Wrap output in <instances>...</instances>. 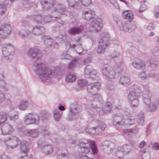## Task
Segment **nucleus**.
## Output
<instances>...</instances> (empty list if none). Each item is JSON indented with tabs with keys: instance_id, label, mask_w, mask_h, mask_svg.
Returning a JSON list of instances; mask_svg holds the SVG:
<instances>
[{
	"instance_id": "f257e3e1",
	"label": "nucleus",
	"mask_w": 159,
	"mask_h": 159,
	"mask_svg": "<svg viewBox=\"0 0 159 159\" xmlns=\"http://www.w3.org/2000/svg\"><path fill=\"white\" fill-rule=\"evenodd\" d=\"M92 98L93 99L91 101V107L87 109L88 115L90 117L89 121L92 122L89 124V126L85 129L86 132L91 135L102 132L106 127L103 122L99 120L98 116L96 114L95 111L99 115H102L109 113L112 108L114 107L116 109L119 110L120 111H121V107L118 104L119 102L118 99L115 100L112 104L107 102L103 107V100L101 95L100 94L94 95Z\"/></svg>"
},
{
	"instance_id": "f03ea898",
	"label": "nucleus",
	"mask_w": 159,
	"mask_h": 159,
	"mask_svg": "<svg viewBox=\"0 0 159 159\" xmlns=\"http://www.w3.org/2000/svg\"><path fill=\"white\" fill-rule=\"evenodd\" d=\"M115 54L110 56V57L114 59L116 62L114 66V70L110 65L104 64L102 67V72L103 75L107 80L111 81L116 77V74L121 73L123 70V57L122 55L116 51L114 52Z\"/></svg>"
},
{
	"instance_id": "7ed1b4c3",
	"label": "nucleus",
	"mask_w": 159,
	"mask_h": 159,
	"mask_svg": "<svg viewBox=\"0 0 159 159\" xmlns=\"http://www.w3.org/2000/svg\"><path fill=\"white\" fill-rule=\"evenodd\" d=\"M33 69L42 82H45L47 80L51 79L55 74L54 70L46 67L45 64L42 62L34 64Z\"/></svg>"
},
{
	"instance_id": "20e7f679",
	"label": "nucleus",
	"mask_w": 159,
	"mask_h": 159,
	"mask_svg": "<svg viewBox=\"0 0 159 159\" xmlns=\"http://www.w3.org/2000/svg\"><path fill=\"white\" fill-rule=\"evenodd\" d=\"M112 120L113 125L118 128V130H120V128L122 127H129L130 125L134 124V118L133 116L129 117L125 113L124 115H120L118 114L113 115Z\"/></svg>"
},
{
	"instance_id": "39448f33",
	"label": "nucleus",
	"mask_w": 159,
	"mask_h": 159,
	"mask_svg": "<svg viewBox=\"0 0 159 159\" xmlns=\"http://www.w3.org/2000/svg\"><path fill=\"white\" fill-rule=\"evenodd\" d=\"M131 89L134 90L129 91L128 98L131 106L133 107H136L139 105V98L142 93H141V87L137 85L134 84L132 86Z\"/></svg>"
},
{
	"instance_id": "423d86ee",
	"label": "nucleus",
	"mask_w": 159,
	"mask_h": 159,
	"mask_svg": "<svg viewBox=\"0 0 159 159\" xmlns=\"http://www.w3.org/2000/svg\"><path fill=\"white\" fill-rule=\"evenodd\" d=\"M145 91H143V99L144 103L146 105V109L149 112H154L157 109V105L155 102L152 101L150 99L151 94L148 90L149 87L147 84L143 86Z\"/></svg>"
},
{
	"instance_id": "0eeeda50",
	"label": "nucleus",
	"mask_w": 159,
	"mask_h": 159,
	"mask_svg": "<svg viewBox=\"0 0 159 159\" xmlns=\"http://www.w3.org/2000/svg\"><path fill=\"white\" fill-rule=\"evenodd\" d=\"M40 117L36 112H32L26 113L23 119L25 124L26 125H38L39 122Z\"/></svg>"
},
{
	"instance_id": "6e6552de",
	"label": "nucleus",
	"mask_w": 159,
	"mask_h": 159,
	"mask_svg": "<svg viewBox=\"0 0 159 159\" xmlns=\"http://www.w3.org/2000/svg\"><path fill=\"white\" fill-rule=\"evenodd\" d=\"M7 149H14L18 145L20 140L16 137L12 136L4 138L2 140Z\"/></svg>"
},
{
	"instance_id": "1a4fd4ad",
	"label": "nucleus",
	"mask_w": 159,
	"mask_h": 159,
	"mask_svg": "<svg viewBox=\"0 0 159 159\" xmlns=\"http://www.w3.org/2000/svg\"><path fill=\"white\" fill-rule=\"evenodd\" d=\"M81 106L76 102L71 104L69 108V116L68 119L70 120H75L79 116V113L81 111Z\"/></svg>"
},
{
	"instance_id": "9d476101",
	"label": "nucleus",
	"mask_w": 159,
	"mask_h": 159,
	"mask_svg": "<svg viewBox=\"0 0 159 159\" xmlns=\"http://www.w3.org/2000/svg\"><path fill=\"white\" fill-rule=\"evenodd\" d=\"M91 140L85 139L80 140L78 143V152L79 154H87L90 151Z\"/></svg>"
},
{
	"instance_id": "9b49d317",
	"label": "nucleus",
	"mask_w": 159,
	"mask_h": 159,
	"mask_svg": "<svg viewBox=\"0 0 159 159\" xmlns=\"http://www.w3.org/2000/svg\"><path fill=\"white\" fill-rule=\"evenodd\" d=\"M116 23L119 26L120 30L125 32L131 33L136 28L135 22L133 20L127 21L123 25L120 21H116Z\"/></svg>"
},
{
	"instance_id": "f8f14e48",
	"label": "nucleus",
	"mask_w": 159,
	"mask_h": 159,
	"mask_svg": "<svg viewBox=\"0 0 159 159\" xmlns=\"http://www.w3.org/2000/svg\"><path fill=\"white\" fill-rule=\"evenodd\" d=\"M110 38V36L107 32L102 33L98 40V50H105L109 45L107 42Z\"/></svg>"
},
{
	"instance_id": "ddd939ff",
	"label": "nucleus",
	"mask_w": 159,
	"mask_h": 159,
	"mask_svg": "<svg viewBox=\"0 0 159 159\" xmlns=\"http://www.w3.org/2000/svg\"><path fill=\"white\" fill-rule=\"evenodd\" d=\"M67 9L64 5L59 4L54 7V10L52 12V14L55 19L59 20L61 15H66L67 16Z\"/></svg>"
},
{
	"instance_id": "4468645a",
	"label": "nucleus",
	"mask_w": 159,
	"mask_h": 159,
	"mask_svg": "<svg viewBox=\"0 0 159 159\" xmlns=\"http://www.w3.org/2000/svg\"><path fill=\"white\" fill-rule=\"evenodd\" d=\"M84 75L85 78L89 79V80H97L98 79V74L97 71L93 69L90 65L86 66L84 70Z\"/></svg>"
},
{
	"instance_id": "2eb2a0df",
	"label": "nucleus",
	"mask_w": 159,
	"mask_h": 159,
	"mask_svg": "<svg viewBox=\"0 0 159 159\" xmlns=\"http://www.w3.org/2000/svg\"><path fill=\"white\" fill-rule=\"evenodd\" d=\"M38 148L41 149L46 154H51L53 151V146L47 144L44 141L39 140L38 142Z\"/></svg>"
},
{
	"instance_id": "dca6fc26",
	"label": "nucleus",
	"mask_w": 159,
	"mask_h": 159,
	"mask_svg": "<svg viewBox=\"0 0 159 159\" xmlns=\"http://www.w3.org/2000/svg\"><path fill=\"white\" fill-rule=\"evenodd\" d=\"M102 20L99 18L93 19L89 24V27L92 31H99L101 28Z\"/></svg>"
},
{
	"instance_id": "f3484780",
	"label": "nucleus",
	"mask_w": 159,
	"mask_h": 159,
	"mask_svg": "<svg viewBox=\"0 0 159 159\" xmlns=\"http://www.w3.org/2000/svg\"><path fill=\"white\" fill-rule=\"evenodd\" d=\"M100 88V84L98 82L91 83L87 85V89L88 92L93 95V96L91 97V100L93 99L92 98L93 96L98 94H95Z\"/></svg>"
},
{
	"instance_id": "a211bd4d",
	"label": "nucleus",
	"mask_w": 159,
	"mask_h": 159,
	"mask_svg": "<svg viewBox=\"0 0 159 159\" xmlns=\"http://www.w3.org/2000/svg\"><path fill=\"white\" fill-rule=\"evenodd\" d=\"M11 32V26L8 24L2 25L0 28V36L2 38H5L8 36Z\"/></svg>"
},
{
	"instance_id": "6ab92c4d",
	"label": "nucleus",
	"mask_w": 159,
	"mask_h": 159,
	"mask_svg": "<svg viewBox=\"0 0 159 159\" xmlns=\"http://www.w3.org/2000/svg\"><path fill=\"white\" fill-rule=\"evenodd\" d=\"M33 105V103L30 100H23L20 101L18 105V108L20 110L24 111L28 108L32 107Z\"/></svg>"
},
{
	"instance_id": "aec40b11",
	"label": "nucleus",
	"mask_w": 159,
	"mask_h": 159,
	"mask_svg": "<svg viewBox=\"0 0 159 159\" xmlns=\"http://www.w3.org/2000/svg\"><path fill=\"white\" fill-rule=\"evenodd\" d=\"M114 148L115 145L113 143L106 141L103 145L102 149L104 153L109 154L112 152Z\"/></svg>"
},
{
	"instance_id": "412c9836",
	"label": "nucleus",
	"mask_w": 159,
	"mask_h": 159,
	"mask_svg": "<svg viewBox=\"0 0 159 159\" xmlns=\"http://www.w3.org/2000/svg\"><path fill=\"white\" fill-rule=\"evenodd\" d=\"M1 131L2 134H9L13 132L14 129L10 124L7 123L2 125L1 128Z\"/></svg>"
},
{
	"instance_id": "4be33fe9",
	"label": "nucleus",
	"mask_w": 159,
	"mask_h": 159,
	"mask_svg": "<svg viewBox=\"0 0 159 159\" xmlns=\"http://www.w3.org/2000/svg\"><path fill=\"white\" fill-rule=\"evenodd\" d=\"M55 1V0H41L40 3L43 9L45 11L50 9L53 6Z\"/></svg>"
},
{
	"instance_id": "5701e85b",
	"label": "nucleus",
	"mask_w": 159,
	"mask_h": 159,
	"mask_svg": "<svg viewBox=\"0 0 159 159\" xmlns=\"http://www.w3.org/2000/svg\"><path fill=\"white\" fill-rule=\"evenodd\" d=\"M42 38L44 40V44L46 46L49 47H51L52 48H57L55 47V43L53 42V39L50 36L46 35H43Z\"/></svg>"
},
{
	"instance_id": "b1692460",
	"label": "nucleus",
	"mask_w": 159,
	"mask_h": 159,
	"mask_svg": "<svg viewBox=\"0 0 159 159\" xmlns=\"http://www.w3.org/2000/svg\"><path fill=\"white\" fill-rule=\"evenodd\" d=\"M27 54L30 57L32 58H36L37 60H40L42 57V54L40 50H28Z\"/></svg>"
},
{
	"instance_id": "393cba45",
	"label": "nucleus",
	"mask_w": 159,
	"mask_h": 159,
	"mask_svg": "<svg viewBox=\"0 0 159 159\" xmlns=\"http://www.w3.org/2000/svg\"><path fill=\"white\" fill-rule=\"evenodd\" d=\"M25 133L27 136L33 138H35L38 136L40 132L38 129H33L26 130L25 131Z\"/></svg>"
},
{
	"instance_id": "a878e982",
	"label": "nucleus",
	"mask_w": 159,
	"mask_h": 159,
	"mask_svg": "<svg viewBox=\"0 0 159 159\" xmlns=\"http://www.w3.org/2000/svg\"><path fill=\"white\" fill-rule=\"evenodd\" d=\"M8 2V0H0V15H2L5 14Z\"/></svg>"
},
{
	"instance_id": "bb28decb",
	"label": "nucleus",
	"mask_w": 159,
	"mask_h": 159,
	"mask_svg": "<svg viewBox=\"0 0 159 159\" xmlns=\"http://www.w3.org/2000/svg\"><path fill=\"white\" fill-rule=\"evenodd\" d=\"M66 35L65 34L58 35L54 39L55 47L59 45V44L64 42L66 39Z\"/></svg>"
},
{
	"instance_id": "cd10ccee",
	"label": "nucleus",
	"mask_w": 159,
	"mask_h": 159,
	"mask_svg": "<svg viewBox=\"0 0 159 159\" xmlns=\"http://www.w3.org/2000/svg\"><path fill=\"white\" fill-rule=\"evenodd\" d=\"M83 13V18L86 20H89L91 19H94L95 15L94 11H85Z\"/></svg>"
},
{
	"instance_id": "c85d7f7f",
	"label": "nucleus",
	"mask_w": 159,
	"mask_h": 159,
	"mask_svg": "<svg viewBox=\"0 0 159 159\" xmlns=\"http://www.w3.org/2000/svg\"><path fill=\"white\" fill-rule=\"evenodd\" d=\"M45 31V29L43 27L37 26L34 27L32 30V33L37 35H40L44 33Z\"/></svg>"
},
{
	"instance_id": "c756f323",
	"label": "nucleus",
	"mask_w": 159,
	"mask_h": 159,
	"mask_svg": "<svg viewBox=\"0 0 159 159\" xmlns=\"http://www.w3.org/2000/svg\"><path fill=\"white\" fill-rule=\"evenodd\" d=\"M20 147L21 150L23 152L26 153L29 151V145L25 141L20 142Z\"/></svg>"
},
{
	"instance_id": "7c9ffc66",
	"label": "nucleus",
	"mask_w": 159,
	"mask_h": 159,
	"mask_svg": "<svg viewBox=\"0 0 159 159\" xmlns=\"http://www.w3.org/2000/svg\"><path fill=\"white\" fill-rule=\"evenodd\" d=\"M82 31L83 29L80 28L73 27L70 28L69 30V32L70 34H77L80 33Z\"/></svg>"
},
{
	"instance_id": "2f4dec72",
	"label": "nucleus",
	"mask_w": 159,
	"mask_h": 159,
	"mask_svg": "<svg viewBox=\"0 0 159 159\" xmlns=\"http://www.w3.org/2000/svg\"><path fill=\"white\" fill-rule=\"evenodd\" d=\"M76 80L75 75L72 73H68L66 75L65 80L67 83L72 82L75 81Z\"/></svg>"
},
{
	"instance_id": "473e14b6",
	"label": "nucleus",
	"mask_w": 159,
	"mask_h": 159,
	"mask_svg": "<svg viewBox=\"0 0 159 159\" xmlns=\"http://www.w3.org/2000/svg\"><path fill=\"white\" fill-rule=\"evenodd\" d=\"M132 65L134 68L137 69H145L146 67L145 63L143 61H141L140 63H137L136 62L133 61L132 63Z\"/></svg>"
},
{
	"instance_id": "72a5a7b5",
	"label": "nucleus",
	"mask_w": 159,
	"mask_h": 159,
	"mask_svg": "<svg viewBox=\"0 0 159 159\" xmlns=\"http://www.w3.org/2000/svg\"><path fill=\"white\" fill-rule=\"evenodd\" d=\"M53 117L55 120L59 121L61 117L62 114V112L59 111L57 109H54L53 111Z\"/></svg>"
},
{
	"instance_id": "f704fd0d",
	"label": "nucleus",
	"mask_w": 159,
	"mask_h": 159,
	"mask_svg": "<svg viewBox=\"0 0 159 159\" xmlns=\"http://www.w3.org/2000/svg\"><path fill=\"white\" fill-rule=\"evenodd\" d=\"M2 53L3 56L5 57V59L10 60L11 59L13 58V52H9L8 50H2Z\"/></svg>"
},
{
	"instance_id": "c9c22d12",
	"label": "nucleus",
	"mask_w": 159,
	"mask_h": 159,
	"mask_svg": "<svg viewBox=\"0 0 159 159\" xmlns=\"http://www.w3.org/2000/svg\"><path fill=\"white\" fill-rule=\"evenodd\" d=\"M137 122L139 125H143L144 122V117L143 113L140 112L138 114Z\"/></svg>"
},
{
	"instance_id": "e433bc0d",
	"label": "nucleus",
	"mask_w": 159,
	"mask_h": 159,
	"mask_svg": "<svg viewBox=\"0 0 159 159\" xmlns=\"http://www.w3.org/2000/svg\"><path fill=\"white\" fill-rule=\"evenodd\" d=\"M119 83L121 84L126 85L129 84L130 79L127 76H122L120 78Z\"/></svg>"
},
{
	"instance_id": "4c0bfd02",
	"label": "nucleus",
	"mask_w": 159,
	"mask_h": 159,
	"mask_svg": "<svg viewBox=\"0 0 159 159\" xmlns=\"http://www.w3.org/2000/svg\"><path fill=\"white\" fill-rule=\"evenodd\" d=\"M122 17L124 19L131 20L134 17L133 14L130 11L128 12L127 11H123L122 14Z\"/></svg>"
},
{
	"instance_id": "58836bf2",
	"label": "nucleus",
	"mask_w": 159,
	"mask_h": 159,
	"mask_svg": "<svg viewBox=\"0 0 159 159\" xmlns=\"http://www.w3.org/2000/svg\"><path fill=\"white\" fill-rule=\"evenodd\" d=\"M43 15L39 14L32 16V18L38 23H43Z\"/></svg>"
},
{
	"instance_id": "ea45409f",
	"label": "nucleus",
	"mask_w": 159,
	"mask_h": 159,
	"mask_svg": "<svg viewBox=\"0 0 159 159\" xmlns=\"http://www.w3.org/2000/svg\"><path fill=\"white\" fill-rule=\"evenodd\" d=\"M51 16L50 15H43V23H46L48 22H49L51 21L52 20H57V19H55L53 17L51 14Z\"/></svg>"
},
{
	"instance_id": "a19ab883",
	"label": "nucleus",
	"mask_w": 159,
	"mask_h": 159,
	"mask_svg": "<svg viewBox=\"0 0 159 159\" xmlns=\"http://www.w3.org/2000/svg\"><path fill=\"white\" fill-rule=\"evenodd\" d=\"M91 149L92 153L94 155L97 153L98 152V149L96 145L95 142L94 141L91 140L90 143V149Z\"/></svg>"
},
{
	"instance_id": "79ce46f5",
	"label": "nucleus",
	"mask_w": 159,
	"mask_h": 159,
	"mask_svg": "<svg viewBox=\"0 0 159 159\" xmlns=\"http://www.w3.org/2000/svg\"><path fill=\"white\" fill-rule=\"evenodd\" d=\"M151 73L148 74L146 71H143L139 75V77L142 80H144L151 77Z\"/></svg>"
},
{
	"instance_id": "37998d69",
	"label": "nucleus",
	"mask_w": 159,
	"mask_h": 159,
	"mask_svg": "<svg viewBox=\"0 0 159 159\" xmlns=\"http://www.w3.org/2000/svg\"><path fill=\"white\" fill-rule=\"evenodd\" d=\"M42 134L48 139L50 138V133L48 131L47 128L44 126L41 127Z\"/></svg>"
},
{
	"instance_id": "c03bdc74",
	"label": "nucleus",
	"mask_w": 159,
	"mask_h": 159,
	"mask_svg": "<svg viewBox=\"0 0 159 159\" xmlns=\"http://www.w3.org/2000/svg\"><path fill=\"white\" fill-rule=\"evenodd\" d=\"M88 83V81L85 79H80L78 80L77 82L78 85L80 89L84 87Z\"/></svg>"
},
{
	"instance_id": "a18cd8bd",
	"label": "nucleus",
	"mask_w": 159,
	"mask_h": 159,
	"mask_svg": "<svg viewBox=\"0 0 159 159\" xmlns=\"http://www.w3.org/2000/svg\"><path fill=\"white\" fill-rule=\"evenodd\" d=\"M117 150L116 153V156L118 157L119 158H122L124 155H125L124 154L123 151L122 150V148L121 147H118L117 148Z\"/></svg>"
},
{
	"instance_id": "49530a36",
	"label": "nucleus",
	"mask_w": 159,
	"mask_h": 159,
	"mask_svg": "<svg viewBox=\"0 0 159 159\" xmlns=\"http://www.w3.org/2000/svg\"><path fill=\"white\" fill-rule=\"evenodd\" d=\"M121 148H122V150L123 151L125 154H128L129 153L131 149V146L129 145H124Z\"/></svg>"
},
{
	"instance_id": "de8ad7c7",
	"label": "nucleus",
	"mask_w": 159,
	"mask_h": 159,
	"mask_svg": "<svg viewBox=\"0 0 159 159\" xmlns=\"http://www.w3.org/2000/svg\"><path fill=\"white\" fill-rule=\"evenodd\" d=\"M63 28V24L61 23H57V24L53 27V29L56 31H59Z\"/></svg>"
},
{
	"instance_id": "09e8293b",
	"label": "nucleus",
	"mask_w": 159,
	"mask_h": 159,
	"mask_svg": "<svg viewBox=\"0 0 159 159\" xmlns=\"http://www.w3.org/2000/svg\"><path fill=\"white\" fill-rule=\"evenodd\" d=\"M7 118V116L5 113H0V125L3 124L6 121Z\"/></svg>"
},
{
	"instance_id": "8fccbe9b",
	"label": "nucleus",
	"mask_w": 159,
	"mask_h": 159,
	"mask_svg": "<svg viewBox=\"0 0 159 159\" xmlns=\"http://www.w3.org/2000/svg\"><path fill=\"white\" fill-rule=\"evenodd\" d=\"M2 49H11L14 50L15 49V47L10 43H7L3 44L2 46Z\"/></svg>"
},
{
	"instance_id": "3c124183",
	"label": "nucleus",
	"mask_w": 159,
	"mask_h": 159,
	"mask_svg": "<svg viewBox=\"0 0 159 159\" xmlns=\"http://www.w3.org/2000/svg\"><path fill=\"white\" fill-rule=\"evenodd\" d=\"M78 63V61L77 59H74L69 63L68 67L70 69H72Z\"/></svg>"
},
{
	"instance_id": "603ef678",
	"label": "nucleus",
	"mask_w": 159,
	"mask_h": 159,
	"mask_svg": "<svg viewBox=\"0 0 159 159\" xmlns=\"http://www.w3.org/2000/svg\"><path fill=\"white\" fill-rule=\"evenodd\" d=\"M78 63V61L77 59H74L69 63L68 67L70 69H72Z\"/></svg>"
},
{
	"instance_id": "864d4df0",
	"label": "nucleus",
	"mask_w": 159,
	"mask_h": 159,
	"mask_svg": "<svg viewBox=\"0 0 159 159\" xmlns=\"http://www.w3.org/2000/svg\"><path fill=\"white\" fill-rule=\"evenodd\" d=\"M59 157L64 159H69L70 157V155L68 152L66 150L59 155Z\"/></svg>"
},
{
	"instance_id": "5fc2aeb1",
	"label": "nucleus",
	"mask_w": 159,
	"mask_h": 159,
	"mask_svg": "<svg viewBox=\"0 0 159 159\" xmlns=\"http://www.w3.org/2000/svg\"><path fill=\"white\" fill-rule=\"evenodd\" d=\"M123 131L124 133H136L137 132V130L136 129V128L135 127L131 129H125L123 130Z\"/></svg>"
},
{
	"instance_id": "6e6d98bb",
	"label": "nucleus",
	"mask_w": 159,
	"mask_h": 159,
	"mask_svg": "<svg viewBox=\"0 0 159 159\" xmlns=\"http://www.w3.org/2000/svg\"><path fill=\"white\" fill-rule=\"evenodd\" d=\"M106 87L109 90H112L114 89L115 86L113 84L112 81H111L110 82H107Z\"/></svg>"
},
{
	"instance_id": "4d7b16f0",
	"label": "nucleus",
	"mask_w": 159,
	"mask_h": 159,
	"mask_svg": "<svg viewBox=\"0 0 159 159\" xmlns=\"http://www.w3.org/2000/svg\"><path fill=\"white\" fill-rule=\"evenodd\" d=\"M75 156L77 158L80 159H93L92 158L88 157L86 155L79 154V155L77 154Z\"/></svg>"
},
{
	"instance_id": "13d9d810",
	"label": "nucleus",
	"mask_w": 159,
	"mask_h": 159,
	"mask_svg": "<svg viewBox=\"0 0 159 159\" xmlns=\"http://www.w3.org/2000/svg\"><path fill=\"white\" fill-rule=\"evenodd\" d=\"M151 77H153L157 81H159V71L157 73H151Z\"/></svg>"
},
{
	"instance_id": "bf43d9fd",
	"label": "nucleus",
	"mask_w": 159,
	"mask_h": 159,
	"mask_svg": "<svg viewBox=\"0 0 159 159\" xmlns=\"http://www.w3.org/2000/svg\"><path fill=\"white\" fill-rule=\"evenodd\" d=\"M61 58L63 59H70L71 58V57L66 52H65L61 54Z\"/></svg>"
},
{
	"instance_id": "052dcab7",
	"label": "nucleus",
	"mask_w": 159,
	"mask_h": 159,
	"mask_svg": "<svg viewBox=\"0 0 159 159\" xmlns=\"http://www.w3.org/2000/svg\"><path fill=\"white\" fill-rule=\"evenodd\" d=\"M30 4L27 0H24L22 4V7L24 8H28L30 7Z\"/></svg>"
},
{
	"instance_id": "680f3d73",
	"label": "nucleus",
	"mask_w": 159,
	"mask_h": 159,
	"mask_svg": "<svg viewBox=\"0 0 159 159\" xmlns=\"http://www.w3.org/2000/svg\"><path fill=\"white\" fill-rule=\"evenodd\" d=\"M82 5L84 6L89 5L91 2L92 0H80Z\"/></svg>"
},
{
	"instance_id": "e2e57ef3",
	"label": "nucleus",
	"mask_w": 159,
	"mask_h": 159,
	"mask_svg": "<svg viewBox=\"0 0 159 159\" xmlns=\"http://www.w3.org/2000/svg\"><path fill=\"white\" fill-rule=\"evenodd\" d=\"M147 8V6L144 3L141 4L140 6L139 12H142Z\"/></svg>"
},
{
	"instance_id": "0e129e2a",
	"label": "nucleus",
	"mask_w": 159,
	"mask_h": 159,
	"mask_svg": "<svg viewBox=\"0 0 159 159\" xmlns=\"http://www.w3.org/2000/svg\"><path fill=\"white\" fill-rule=\"evenodd\" d=\"M152 125L151 123H150L147 125L145 132L146 135H148L150 132Z\"/></svg>"
},
{
	"instance_id": "69168bd1",
	"label": "nucleus",
	"mask_w": 159,
	"mask_h": 159,
	"mask_svg": "<svg viewBox=\"0 0 159 159\" xmlns=\"http://www.w3.org/2000/svg\"><path fill=\"white\" fill-rule=\"evenodd\" d=\"M19 116V112L16 113V114H14V115L10 116V118L11 120H15L18 119Z\"/></svg>"
},
{
	"instance_id": "338daca9",
	"label": "nucleus",
	"mask_w": 159,
	"mask_h": 159,
	"mask_svg": "<svg viewBox=\"0 0 159 159\" xmlns=\"http://www.w3.org/2000/svg\"><path fill=\"white\" fill-rule=\"evenodd\" d=\"M69 6L70 7H74L75 6V0H67Z\"/></svg>"
},
{
	"instance_id": "774afa93",
	"label": "nucleus",
	"mask_w": 159,
	"mask_h": 159,
	"mask_svg": "<svg viewBox=\"0 0 159 159\" xmlns=\"http://www.w3.org/2000/svg\"><path fill=\"white\" fill-rule=\"evenodd\" d=\"M154 26L153 23H150L147 27V29L149 30H152L154 28Z\"/></svg>"
}]
</instances>
